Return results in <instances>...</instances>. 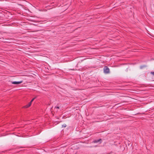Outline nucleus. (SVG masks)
Instances as JSON below:
<instances>
[{"label":"nucleus","instance_id":"nucleus-3","mask_svg":"<svg viewBox=\"0 0 154 154\" xmlns=\"http://www.w3.org/2000/svg\"><path fill=\"white\" fill-rule=\"evenodd\" d=\"M102 142V141L101 140V139H100L99 140H94L93 142L94 143H96L99 142L100 143Z\"/></svg>","mask_w":154,"mask_h":154},{"label":"nucleus","instance_id":"nucleus-9","mask_svg":"<svg viewBox=\"0 0 154 154\" xmlns=\"http://www.w3.org/2000/svg\"><path fill=\"white\" fill-rule=\"evenodd\" d=\"M140 68H141V69H142V66H141V67H140Z\"/></svg>","mask_w":154,"mask_h":154},{"label":"nucleus","instance_id":"nucleus-5","mask_svg":"<svg viewBox=\"0 0 154 154\" xmlns=\"http://www.w3.org/2000/svg\"><path fill=\"white\" fill-rule=\"evenodd\" d=\"M35 98H33L31 100V101L30 102H29V103H30L31 104V103H32V102L33 101V100L35 99Z\"/></svg>","mask_w":154,"mask_h":154},{"label":"nucleus","instance_id":"nucleus-4","mask_svg":"<svg viewBox=\"0 0 154 154\" xmlns=\"http://www.w3.org/2000/svg\"><path fill=\"white\" fill-rule=\"evenodd\" d=\"M31 104L30 103H29L28 104L24 106L23 107L24 108H27L29 107L31 105Z\"/></svg>","mask_w":154,"mask_h":154},{"label":"nucleus","instance_id":"nucleus-6","mask_svg":"<svg viewBox=\"0 0 154 154\" xmlns=\"http://www.w3.org/2000/svg\"><path fill=\"white\" fill-rule=\"evenodd\" d=\"M66 125L65 124H64L62 125V127H64V128L66 127Z\"/></svg>","mask_w":154,"mask_h":154},{"label":"nucleus","instance_id":"nucleus-7","mask_svg":"<svg viewBox=\"0 0 154 154\" xmlns=\"http://www.w3.org/2000/svg\"><path fill=\"white\" fill-rule=\"evenodd\" d=\"M151 73L152 74V75H154V72H151Z\"/></svg>","mask_w":154,"mask_h":154},{"label":"nucleus","instance_id":"nucleus-1","mask_svg":"<svg viewBox=\"0 0 154 154\" xmlns=\"http://www.w3.org/2000/svg\"><path fill=\"white\" fill-rule=\"evenodd\" d=\"M104 72L106 74L109 73V69L107 66H105L103 68Z\"/></svg>","mask_w":154,"mask_h":154},{"label":"nucleus","instance_id":"nucleus-2","mask_svg":"<svg viewBox=\"0 0 154 154\" xmlns=\"http://www.w3.org/2000/svg\"><path fill=\"white\" fill-rule=\"evenodd\" d=\"M22 82V81H19V82H16L14 81L12 82V83L15 85H18L20 84Z\"/></svg>","mask_w":154,"mask_h":154},{"label":"nucleus","instance_id":"nucleus-8","mask_svg":"<svg viewBox=\"0 0 154 154\" xmlns=\"http://www.w3.org/2000/svg\"><path fill=\"white\" fill-rule=\"evenodd\" d=\"M57 108V109H59V106H56V107H55V108Z\"/></svg>","mask_w":154,"mask_h":154}]
</instances>
